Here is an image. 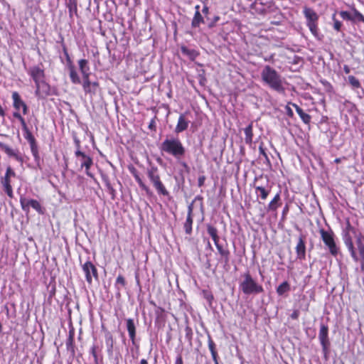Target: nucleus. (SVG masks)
I'll use <instances>...</instances> for the list:
<instances>
[{
  "mask_svg": "<svg viewBox=\"0 0 364 364\" xmlns=\"http://www.w3.org/2000/svg\"><path fill=\"white\" fill-rule=\"evenodd\" d=\"M261 78L263 83L270 89L278 93L284 92V79L274 68L265 65L261 71Z\"/></svg>",
  "mask_w": 364,
  "mask_h": 364,
  "instance_id": "1",
  "label": "nucleus"
},
{
  "mask_svg": "<svg viewBox=\"0 0 364 364\" xmlns=\"http://www.w3.org/2000/svg\"><path fill=\"white\" fill-rule=\"evenodd\" d=\"M28 73L35 82L36 95L39 97L48 95L49 94V85L45 81L44 70L39 65H35L29 68Z\"/></svg>",
  "mask_w": 364,
  "mask_h": 364,
  "instance_id": "2",
  "label": "nucleus"
},
{
  "mask_svg": "<svg viewBox=\"0 0 364 364\" xmlns=\"http://www.w3.org/2000/svg\"><path fill=\"white\" fill-rule=\"evenodd\" d=\"M160 150L162 152L172 155L176 159L183 156L186 149L179 139L175 137L166 138L161 144Z\"/></svg>",
  "mask_w": 364,
  "mask_h": 364,
  "instance_id": "3",
  "label": "nucleus"
},
{
  "mask_svg": "<svg viewBox=\"0 0 364 364\" xmlns=\"http://www.w3.org/2000/svg\"><path fill=\"white\" fill-rule=\"evenodd\" d=\"M242 280L240 283V289L243 294H258L264 291L262 286L258 284L250 275V272L245 273L242 276Z\"/></svg>",
  "mask_w": 364,
  "mask_h": 364,
  "instance_id": "4",
  "label": "nucleus"
},
{
  "mask_svg": "<svg viewBox=\"0 0 364 364\" xmlns=\"http://www.w3.org/2000/svg\"><path fill=\"white\" fill-rule=\"evenodd\" d=\"M342 235L344 244L350 252L352 258L355 262H358V257L353 246V237L354 236L357 239L359 234L357 233L356 229L350 225L348 220L346 221V227L343 230Z\"/></svg>",
  "mask_w": 364,
  "mask_h": 364,
  "instance_id": "5",
  "label": "nucleus"
},
{
  "mask_svg": "<svg viewBox=\"0 0 364 364\" xmlns=\"http://www.w3.org/2000/svg\"><path fill=\"white\" fill-rule=\"evenodd\" d=\"M321 237L325 245L328 247L330 253L336 257L339 252V247L336 244L334 233L332 230L326 231L323 229L319 230Z\"/></svg>",
  "mask_w": 364,
  "mask_h": 364,
  "instance_id": "6",
  "label": "nucleus"
},
{
  "mask_svg": "<svg viewBox=\"0 0 364 364\" xmlns=\"http://www.w3.org/2000/svg\"><path fill=\"white\" fill-rule=\"evenodd\" d=\"M304 15L306 18V25L311 33L316 36L318 34V14L311 8L305 7L304 9Z\"/></svg>",
  "mask_w": 364,
  "mask_h": 364,
  "instance_id": "7",
  "label": "nucleus"
},
{
  "mask_svg": "<svg viewBox=\"0 0 364 364\" xmlns=\"http://www.w3.org/2000/svg\"><path fill=\"white\" fill-rule=\"evenodd\" d=\"M16 176V173L13 170V168L9 166L6 168V171L5 175L0 178L1 183L4 188L5 193L7 196L12 198L14 197L13 190L11 185V178L14 177Z\"/></svg>",
  "mask_w": 364,
  "mask_h": 364,
  "instance_id": "8",
  "label": "nucleus"
},
{
  "mask_svg": "<svg viewBox=\"0 0 364 364\" xmlns=\"http://www.w3.org/2000/svg\"><path fill=\"white\" fill-rule=\"evenodd\" d=\"M76 145H77V150L75 152V155L76 157H80V161H81V168H85V173L86 174L91 177V178H93V175L92 173H91L90 172V168L91 167V166L93 164V161H92V159L90 156L86 155L85 153L82 152L80 150V141H76Z\"/></svg>",
  "mask_w": 364,
  "mask_h": 364,
  "instance_id": "9",
  "label": "nucleus"
},
{
  "mask_svg": "<svg viewBox=\"0 0 364 364\" xmlns=\"http://www.w3.org/2000/svg\"><path fill=\"white\" fill-rule=\"evenodd\" d=\"M20 203H21L22 210L26 213H28L29 210H30V207H31L35 210H36L39 214H41V215L44 214V208L41 206L40 203L36 200L27 199L26 198H25L23 196H21Z\"/></svg>",
  "mask_w": 364,
  "mask_h": 364,
  "instance_id": "10",
  "label": "nucleus"
},
{
  "mask_svg": "<svg viewBox=\"0 0 364 364\" xmlns=\"http://www.w3.org/2000/svg\"><path fill=\"white\" fill-rule=\"evenodd\" d=\"M23 131V136L30 144L31 151L35 159H38V149L36 141L27 124L21 127Z\"/></svg>",
  "mask_w": 364,
  "mask_h": 364,
  "instance_id": "11",
  "label": "nucleus"
},
{
  "mask_svg": "<svg viewBox=\"0 0 364 364\" xmlns=\"http://www.w3.org/2000/svg\"><path fill=\"white\" fill-rule=\"evenodd\" d=\"M82 271L85 275L86 281L88 284H92V278L98 279L97 270L95 266L90 262L87 261L82 265Z\"/></svg>",
  "mask_w": 364,
  "mask_h": 364,
  "instance_id": "12",
  "label": "nucleus"
},
{
  "mask_svg": "<svg viewBox=\"0 0 364 364\" xmlns=\"http://www.w3.org/2000/svg\"><path fill=\"white\" fill-rule=\"evenodd\" d=\"M318 339L322 346V350L325 355L328 353L330 341L328 338V327L326 325L321 324L318 333Z\"/></svg>",
  "mask_w": 364,
  "mask_h": 364,
  "instance_id": "13",
  "label": "nucleus"
},
{
  "mask_svg": "<svg viewBox=\"0 0 364 364\" xmlns=\"http://www.w3.org/2000/svg\"><path fill=\"white\" fill-rule=\"evenodd\" d=\"M0 148L9 158H13L23 164V158L18 149L13 148L5 143H0Z\"/></svg>",
  "mask_w": 364,
  "mask_h": 364,
  "instance_id": "14",
  "label": "nucleus"
},
{
  "mask_svg": "<svg viewBox=\"0 0 364 364\" xmlns=\"http://www.w3.org/2000/svg\"><path fill=\"white\" fill-rule=\"evenodd\" d=\"M13 106L17 111L22 109L23 114H26L28 112V107L26 104L22 100L21 96L17 92L12 93Z\"/></svg>",
  "mask_w": 364,
  "mask_h": 364,
  "instance_id": "15",
  "label": "nucleus"
},
{
  "mask_svg": "<svg viewBox=\"0 0 364 364\" xmlns=\"http://www.w3.org/2000/svg\"><path fill=\"white\" fill-rule=\"evenodd\" d=\"M296 252V257L300 260L305 259L306 257V244L304 241V237L300 235L295 247Z\"/></svg>",
  "mask_w": 364,
  "mask_h": 364,
  "instance_id": "16",
  "label": "nucleus"
},
{
  "mask_svg": "<svg viewBox=\"0 0 364 364\" xmlns=\"http://www.w3.org/2000/svg\"><path fill=\"white\" fill-rule=\"evenodd\" d=\"M193 204L191 203L188 207V215L186 220L184 223V230L186 234L191 235L192 232V225H193Z\"/></svg>",
  "mask_w": 364,
  "mask_h": 364,
  "instance_id": "17",
  "label": "nucleus"
},
{
  "mask_svg": "<svg viewBox=\"0 0 364 364\" xmlns=\"http://www.w3.org/2000/svg\"><path fill=\"white\" fill-rule=\"evenodd\" d=\"M189 123L190 121L186 119V114H181L178 117V122L175 128V132L178 134L185 131L187 129Z\"/></svg>",
  "mask_w": 364,
  "mask_h": 364,
  "instance_id": "18",
  "label": "nucleus"
},
{
  "mask_svg": "<svg viewBox=\"0 0 364 364\" xmlns=\"http://www.w3.org/2000/svg\"><path fill=\"white\" fill-rule=\"evenodd\" d=\"M65 5L68 9L69 17L73 21L74 16H77V0H64Z\"/></svg>",
  "mask_w": 364,
  "mask_h": 364,
  "instance_id": "19",
  "label": "nucleus"
},
{
  "mask_svg": "<svg viewBox=\"0 0 364 364\" xmlns=\"http://www.w3.org/2000/svg\"><path fill=\"white\" fill-rule=\"evenodd\" d=\"M146 173L147 176L153 186L161 180L159 169L156 166H151L150 168H148Z\"/></svg>",
  "mask_w": 364,
  "mask_h": 364,
  "instance_id": "20",
  "label": "nucleus"
},
{
  "mask_svg": "<svg viewBox=\"0 0 364 364\" xmlns=\"http://www.w3.org/2000/svg\"><path fill=\"white\" fill-rule=\"evenodd\" d=\"M127 323V328L129 333V338L134 344L135 342V337H136V327L134 322V320L132 318H127L126 320Z\"/></svg>",
  "mask_w": 364,
  "mask_h": 364,
  "instance_id": "21",
  "label": "nucleus"
},
{
  "mask_svg": "<svg viewBox=\"0 0 364 364\" xmlns=\"http://www.w3.org/2000/svg\"><path fill=\"white\" fill-rule=\"evenodd\" d=\"M291 105L295 108L296 112L301 117V120L305 124H309L311 122V116L304 112V110L299 107L297 105L291 103Z\"/></svg>",
  "mask_w": 364,
  "mask_h": 364,
  "instance_id": "22",
  "label": "nucleus"
},
{
  "mask_svg": "<svg viewBox=\"0 0 364 364\" xmlns=\"http://www.w3.org/2000/svg\"><path fill=\"white\" fill-rule=\"evenodd\" d=\"M68 70H69V75H70L72 82L74 84H80L81 80H80V78L77 71H76L75 68L73 65H70L68 67Z\"/></svg>",
  "mask_w": 364,
  "mask_h": 364,
  "instance_id": "23",
  "label": "nucleus"
},
{
  "mask_svg": "<svg viewBox=\"0 0 364 364\" xmlns=\"http://www.w3.org/2000/svg\"><path fill=\"white\" fill-rule=\"evenodd\" d=\"M131 172L133 174V176H134L136 181L137 182V183L139 184V187L142 190L145 191L147 193H149L150 190H149V187L147 186H146L144 184V183L142 181L141 178L139 176L137 171L134 168H132L131 170Z\"/></svg>",
  "mask_w": 364,
  "mask_h": 364,
  "instance_id": "24",
  "label": "nucleus"
},
{
  "mask_svg": "<svg viewBox=\"0 0 364 364\" xmlns=\"http://www.w3.org/2000/svg\"><path fill=\"white\" fill-rule=\"evenodd\" d=\"M219 254L223 257L225 264H228L230 261V252L228 250L224 249L218 242L215 243Z\"/></svg>",
  "mask_w": 364,
  "mask_h": 364,
  "instance_id": "25",
  "label": "nucleus"
},
{
  "mask_svg": "<svg viewBox=\"0 0 364 364\" xmlns=\"http://www.w3.org/2000/svg\"><path fill=\"white\" fill-rule=\"evenodd\" d=\"M97 85V83H91V82L89 80V75H87L86 77H83V84L82 87L84 89V91L87 93L92 92V88L95 87Z\"/></svg>",
  "mask_w": 364,
  "mask_h": 364,
  "instance_id": "26",
  "label": "nucleus"
},
{
  "mask_svg": "<svg viewBox=\"0 0 364 364\" xmlns=\"http://www.w3.org/2000/svg\"><path fill=\"white\" fill-rule=\"evenodd\" d=\"M244 132L245 134V141L247 144H251L252 142L253 132H252V124H250L245 129Z\"/></svg>",
  "mask_w": 364,
  "mask_h": 364,
  "instance_id": "27",
  "label": "nucleus"
},
{
  "mask_svg": "<svg viewBox=\"0 0 364 364\" xmlns=\"http://www.w3.org/2000/svg\"><path fill=\"white\" fill-rule=\"evenodd\" d=\"M154 188L156 189L157 193L159 195H162L164 196H166L168 195V191L166 190L165 186L162 183V181L160 180L156 184L153 186Z\"/></svg>",
  "mask_w": 364,
  "mask_h": 364,
  "instance_id": "28",
  "label": "nucleus"
},
{
  "mask_svg": "<svg viewBox=\"0 0 364 364\" xmlns=\"http://www.w3.org/2000/svg\"><path fill=\"white\" fill-rule=\"evenodd\" d=\"M87 60L85 59H81L78 61L79 67L80 72L82 74L83 77H86L87 75H89V67L87 66Z\"/></svg>",
  "mask_w": 364,
  "mask_h": 364,
  "instance_id": "29",
  "label": "nucleus"
},
{
  "mask_svg": "<svg viewBox=\"0 0 364 364\" xmlns=\"http://www.w3.org/2000/svg\"><path fill=\"white\" fill-rule=\"evenodd\" d=\"M207 231L210 236L212 237L214 243L219 242V236L218 235V230L211 225H207Z\"/></svg>",
  "mask_w": 364,
  "mask_h": 364,
  "instance_id": "30",
  "label": "nucleus"
},
{
  "mask_svg": "<svg viewBox=\"0 0 364 364\" xmlns=\"http://www.w3.org/2000/svg\"><path fill=\"white\" fill-rule=\"evenodd\" d=\"M290 291V284L288 282L285 281L282 282L279 287L277 288V293L279 296L284 295L285 293Z\"/></svg>",
  "mask_w": 364,
  "mask_h": 364,
  "instance_id": "31",
  "label": "nucleus"
},
{
  "mask_svg": "<svg viewBox=\"0 0 364 364\" xmlns=\"http://www.w3.org/2000/svg\"><path fill=\"white\" fill-rule=\"evenodd\" d=\"M203 22V18L199 11H196L193 18L192 20L191 25L193 27L196 28L198 27L200 23Z\"/></svg>",
  "mask_w": 364,
  "mask_h": 364,
  "instance_id": "32",
  "label": "nucleus"
},
{
  "mask_svg": "<svg viewBox=\"0 0 364 364\" xmlns=\"http://www.w3.org/2000/svg\"><path fill=\"white\" fill-rule=\"evenodd\" d=\"M356 245L359 251L360 257H364V238L360 234L356 240Z\"/></svg>",
  "mask_w": 364,
  "mask_h": 364,
  "instance_id": "33",
  "label": "nucleus"
},
{
  "mask_svg": "<svg viewBox=\"0 0 364 364\" xmlns=\"http://www.w3.org/2000/svg\"><path fill=\"white\" fill-rule=\"evenodd\" d=\"M255 190L256 193L259 194V196L262 200H265L267 198L270 191V190H267L265 188L259 186H255Z\"/></svg>",
  "mask_w": 364,
  "mask_h": 364,
  "instance_id": "34",
  "label": "nucleus"
},
{
  "mask_svg": "<svg viewBox=\"0 0 364 364\" xmlns=\"http://www.w3.org/2000/svg\"><path fill=\"white\" fill-rule=\"evenodd\" d=\"M279 200H280V195H279V193H277L269 203L268 210H275L278 207L277 203Z\"/></svg>",
  "mask_w": 364,
  "mask_h": 364,
  "instance_id": "35",
  "label": "nucleus"
},
{
  "mask_svg": "<svg viewBox=\"0 0 364 364\" xmlns=\"http://www.w3.org/2000/svg\"><path fill=\"white\" fill-rule=\"evenodd\" d=\"M351 16L353 22H364V16L357 10H354Z\"/></svg>",
  "mask_w": 364,
  "mask_h": 364,
  "instance_id": "36",
  "label": "nucleus"
},
{
  "mask_svg": "<svg viewBox=\"0 0 364 364\" xmlns=\"http://www.w3.org/2000/svg\"><path fill=\"white\" fill-rule=\"evenodd\" d=\"M348 82L354 88H358L360 87V83L359 80L355 77H354L353 75H350V76H348Z\"/></svg>",
  "mask_w": 364,
  "mask_h": 364,
  "instance_id": "37",
  "label": "nucleus"
},
{
  "mask_svg": "<svg viewBox=\"0 0 364 364\" xmlns=\"http://www.w3.org/2000/svg\"><path fill=\"white\" fill-rule=\"evenodd\" d=\"M105 343L107 346L108 350L111 351L113 348V338L110 333H107L105 336Z\"/></svg>",
  "mask_w": 364,
  "mask_h": 364,
  "instance_id": "38",
  "label": "nucleus"
},
{
  "mask_svg": "<svg viewBox=\"0 0 364 364\" xmlns=\"http://www.w3.org/2000/svg\"><path fill=\"white\" fill-rule=\"evenodd\" d=\"M332 20L333 21V28L337 31H340L341 28L342 26V23L336 18V14H333L332 16Z\"/></svg>",
  "mask_w": 364,
  "mask_h": 364,
  "instance_id": "39",
  "label": "nucleus"
},
{
  "mask_svg": "<svg viewBox=\"0 0 364 364\" xmlns=\"http://www.w3.org/2000/svg\"><path fill=\"white\" fill-rule=\"evenodd\" d=\"M13 116H14V117H15V118H16V119H18L19 120V122H20V123H21V127H23V126H24V125L27 124L26 123V121H25L24 118H23V117H22V116H21V114L19 113V111H17V110H16V112H14V114H13Z\"/></svg>",
  "mask_w": 364,
  "mask_h": 364,
  "instance_id": "40",
  "label": "nucleus"
},
{
  "mask_svg": "<svg viewBox=\"0 0 364 364\" xmlns=\"http://www.w3.org/2000/svg\"><path fill=\"white\" fill-rule=\"evenodd\" d=\"M340 16L343 19V20H346V21H352V16H351V14L348 12V11H342L340 12Z\"/></svg>",
  "mask_w": 364,
  "mask_h": 364,
  "instance_id": "41",
  "label": "nucleus"
},
{
  "mask_svg": "<svg viewBox=\"0 0 364 364\" xmlns=\"http://www.w3.org/2000/svg\"><path fill=\"white\" fill-rule=\"evenodd\" d=\"M181 52L183 54L189 55L191 57H192L193 55V53H194V50H189L188 48H186L185 46L181 47Z\"/></svg>",
  "mask_w": 364,
  "mask_h": 364,
  "instance_id": "42",
  "label": "nucleus"
},
{
  "mask_svg": "<svg viewBox=\"0 0 364 364\" xmlns=\"http://www.w3.org/2000/svg\"><path fill=\"white\" fill-rule=\"evenodd\" d=\"M259 151L261 155H262L267 160H268V156L263 147V143L262 142L259 146Z\"/></svg>",
  "mask_w": 364,
  "mask_h": 364,
  "instance_id": "43",
  "label": "nucleus"
},
{
  "mask_svg": "<svg viewBox=\"0 0 364 364\" xmlns=\"http://www.w3.org/2000/svg\"><path fill=\"white\" fill-rule=\"evenodd\" d=\"M116 282L117 284H121L123 287L125 285V279L122 275H119L117 277Z\"/></svg>",
  "mask_w": 364,
  "mask_h": 364,
  "instance_id": "44",
  "label": "nucleus"
},
{
  "mask_svg": "<svg viewBox=\"0 0 364 364\" xmlns=\"http://www.w3.org/2000/svg\"><path fill=\"white\" fill-rule=\"evenodd\" d=\"M205 181V176H199L198 179V185L199 187H202L204 185Z\"/></svg>",
  "mask_w": 364,
  "mask_h": 364,
  "instance_id": "45",
  "label": "nucleus"
},
{
  "mask_svg": "<svg viewBox=\"0 0 364 364\" xmlns=\"http://www.w3.org/2000/svg\"><path fill=\"white\" fill-rule=\"evenodd\" d=\"M208 348L210 352L216 351L215 345L211 339H210L208 341Z\"/></svg>",
  "mask_w": 364,
  "mask_h": 364,
  "instance_id": "46",
  "label": "nucleus"
},
{
  "mask_svg": "<svg viewBox=\"0 0 364 364\" xmlns=\"http://www.w3.org/2000/svg\"><path fill=\"white\" fill-rule=\"evenodd\" d=\"M286 112H287V114L289 117H292L294 116V112L289 105L286 106Z\"/></svg>",
  "mask_w": 364,
  "mask_h": 364,
  "instance_id": "47",
  "label": "nucleus"
},
{
  "mask_svg": "<svg viewBox=\"0 0 364 364\" xmlns=\"http://www.w3.org/2000/svg\"><path fill=\"white\" fill-rule=\"evenodd\" d=\"M103 179L104 181H105V183H106V186L107 187V188L112 191H114V189L112 188L110 183L109 182L108 179L107 177L105 176H103Z\"/></svg>",
  "mask_w": 364,
  "mask_h": 364,
  "instance_id": "48",
  "label": "nucleus"
},
{
  "mask_svg": "<svg viewBox=\"0 0 364 364\" xmlns=\"http://www.w3.org/2000/svg\"><path fill=\"white\" fill-rule=\"evenodd\" d=\"M211 353V355H212V357H213V359L215 362V364H218V353L216 351H213V352H210Z\"/></svg>",
  "mask_w": 364,
  "mask_h": 364,
  "instance_id": "49",
  "label": "nucleus"
},
{
  "mask_svg": "<svg viewBox=\"0 0 364 364\" xmlns=\"http://www.w3.org/2000/svg\"><path fill=\"white\" fill-rule=\"evenodd\" d=\"M175 364H183V360H182V358L181 355H179L176 358Z\"/></svg>",
  "mask_w": 364,
  "mask_h": 364,
  "instance_id": "50",
  "label": "nucleus"
},
{
  "mask_svg": "<svg viewBox=\"0 0 364 364\" xmlns=\"http://www.w3.org/2000/svg\"><path fill=\"white\" fill-rule=\"evenodd\" d=\"M291 318L293 319H296L298 318V312L294 311V313H292V314L291 315Z\"/></svg>",
  "mask_w": 364,
  "mask_h": 364,
  "instance_id": "51",
  "label": "nucleus"
},
{
  "mask_svg": "<svg viewBox=\"0 0 364 364\" xmlns=\"http://www.w3.org/2000/svg\"><path fill=\"white\" fill-rule=\"evenodd\" d=\"M72 342H73V338L70 337L69 338V341H68L67 343V347H68V349H70V348L72 346Z\"/></svg>",
  "mask_w": 364,
  "mask_h": 364,
  "instance_id": "52",
  "label": "nucleus"
},
{
  "mask_svg": "<svg viewBox=\"0 0 364 364\" xmlns=\"http://www.w3.org/2000/svg\"><path fill=\"white\" fill-rule=\"evenodd\" d=\"M343 70L346 74L349 73L350 71V68L348 65H344Z\"/></svg>",
  "mask_w": 364,
  "mask_h": 364,
  "instance_id": "53",
  "label": "nucleus"
},
{
  "mask_svg": "<svg viewBox=\"0 0 364 364\" xmlns=\"http://www.w3.org/2000/svg\"><path fill=\"white\" fill-rule=\"evenodd\" d=\"M154 127H155V122H154V120H151V122H150V124L149 125V128L150 129H152Z\"/></svg>",
  "mask_w": 364,
  "mask_h": 364,
  "instance_id": "54",
  "label": "nucleus"
},
{
  "mask_svg": "<svg viewBox=\"0 0 364 364\" xmlns=\"http://www.w3.org/2000/svg\"><path fill=\"white\" fill-rule=\"evenodd\" d=\"M203 13V14H208V7L207 6H205L203 8V10H202Z\"/></svg>",
  "mask_w": 364,
  "mask_h": 364,
  "instance_id": "55",
  "label": "nucleus"
},
{
  "mask_svg": "<svg viewBox=\"0 0 364 364\" xmlns=\"http://www.w3.org/2000/svg\"><path fill=\"white\" fill-rule=\"evenodd\" d=\"M360 267L362 270H364V256L361 257Z\"/></svg>",
  "mask_w": 364,
  "mask_h": 364,
  "instance_id": "56",
  "label": "nucleus"
},
{
  "mask_svg": "<svg viewBox=\"0 0 364 364\" xmlns=\"http://www.w3.org/2000/svg\"><path fill=\"white\" fill-rule=\"evenodd\" d=\"M140 364H148V362L146 359H141L140 361Z\"/></svg>",
  "mask_w": 364,
  "mask_h": 364,
  "instance_id": "57",
  "label": "nucleus"
},
{
  "mask_svg": "<svg viewBox=\"0 0 364 364\" xmlns=\"http://www.w3.org/2000/svg\"><path fill=\"white\" fill-rule=\"evenodd\" d=\"M341 159L340 158H336L334 161H335V163L338 164L341 162Z\"/></svg>",
  "mask_w": 364,
  "mask_h": 364,
  "instance_id": "58",
  "label": "nucleus"
},
{
  "mask_svg": "<svg viewBox=\"0 0 364 364\" xmlns=\"http://www.w3.org/2000/svg\"><path fill=\"white\" fill-rule=\"evenodd\" d=\"M195 9H196V11H199L200 6H199V5H196V6H195Z\"/></svg>",
  "mask_w": 364,
  "mask_h": 364,
  "instance_id": "59",
  "label": "nucleus"
},
{
  "mask_svg": "<svg viewBox=\"0 0 364 364\" xmlns=\"http://www.w3.org/2000/svg\"><path fill=\"white\" fill-rule=\"evenodd\" d=\"M97 0H95V1L96 2Z\"/></svg>",
  "mask_w": 364,
  "mask_h": 364,
  "instance_id": "60",
  "label": "nucleus"
}]
</instances>
